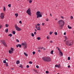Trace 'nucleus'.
Listing matches in <instances>:
<instances>
[{
	"mask_svg": "<svg viewBox=\"0 0 74 74\" xmlns=\"http://www.w3.org/2000/svg\"><path fill=\"white\" fill-rule=\"evenodd\" d=\"M22 45H24V43H23L22 44Z\"/></svg>",
	"mask_w": 74,
	"mask_h": 74,
	"instance_id": "obj_61",
	"label": "nucleus"
},
{
	"mask_svg": "<svg viewBox=\"0 0 74 74\" xmlns=\"http://www.w3.org/2000/svg\"><path fill=\"white\" fill-rule=\"evenodd\" d=\"M68 27L69 28V29H71L72 28V27H70V25H69L68 26Z\"/></svg>",
	"mask_w": 74,
	"mask_h": 74,
	"instance_id": "obj_18",
	"label": "nucleus"
},
{
	"mask_svg": "<svg viewBox=\"0 0 74 74\" xmlns=\"http://www.w3.org/2000/svg\"><path fill=\"white\" fill-rule=\"evenodd\" d=\"M3 10L4 11H5V8L4 6L3 7Z\"/></svg>",
	"mask_w": 74,
	"mask_h": 74,
	"instance_id": "obj_28",
	"label": "nucleus"
},
{
	"mask_svg": "<svg viewBox=\"0 0 74 74\" xmlns=\"http://www.w3.org/2000/svg\"><path fill=\"white\" fill-rule=\"evenodd\" d=\"M54 34H55V35H57L58 34V33L57 32H56L54 33Z\"/></svg>",
	"mask_w": 74,
	"mask_h": 74,
	"instance_id": "obj_29",
	"label": "nucleus"
},
{
	"mask_svg": "<svg viewBox=\"0 0 74 74\" xmlns=\"http://www.w3.org/2000/svg\"><path fill=\"white\" fill-rule=\"evenodd\" d=\"M6 67H8V64H7V63L5 64Z\"/></svg>",
	"mask_w": 74,
	"mask_h": 74,
	"instance_id": "obj_43",
	"label": "nucleus"
},
{
	"mask_svg": "<svg viewBox=\"0 0 74 74\" xmlns=\"http://www.w3.org/2000/svg\"><path fill=\"white\" fill-rule=\"evenodd\" d=\"M10 50H11V51H14V48H11Z\"/></svg>",
	"mask_w": 74,
	"mask_h": 74,
	"instance_id": "obj_19",
	"label": "nucleus"
},
{
	"mask_svg": "<svg viewBox=\"0 0 74 74\" xmlns=\"http://www.w3.org/2000/svg\"><path fill=\"white\" fill-rule=\"evenodd\" d=\"M12 33L13 34H15V32L14 31H13L12 32Z\"/></svg>",
	"mask_w": 74,
	"mask_h": 74,
	"instance_id": "obj_24",
	"label": "nucleus"
},
{
	"mask_svg": "<svg viewBox=\"0 0 74 74\" xmlns=\"http://www.w3.org/2000/svg\"><path fill=\"white\" fill-rule=\"evenodd\" d=\"M68 60H70V57H69L68 58Z\"/></svg>",
	"mask_w": 74,
	"mask_h": 74,
	"instance_id": "obj_40",
	"label": "nucleus"
},
{
	"mask_svg": "<svg viewBox=\"0 0 74 74\" xmlns=\"http://www.w3.org/2000/svg\"><path fill=\"white\" fill-rule=\"evenodd\" d=\"M18 47H19L20 48H21V47H22V46L21 45L18 44Z\"/></svg>",
	"mask_w": 74,
	"mask_h": 74,
	"instance_id": "obj_26",
	"label": "nucleus"
},
{
	"mask_svg": "<svg viewBox=\"0 0 74 74\" xmlns=\"http://www.w3.org/2000/svg\"><path fill=\"white\" fill-rule=\"evenodd\" d=\"M37 26H40V24L39 23H38L37 24Z\"/></svg>",
	"mask_w": 74,
	"mask_h": 74,
	"instance_id": "obj_46",
	"label": "nucleus"
},
{
	"mask_svg": "<svg viewBox=\"0 0 74 74\" xmlns=\"http://www.w3.org/2000/svg\"><path fill=\"white\" fill-rule=\"evenodd\" d=\"M34 72H35L36 73H37V71L36 70H34Z\"/></svg>",
	"mask_w": 74,
	"mask_h": 74,
	"instance_id": "obj_49",
	"label": "nucleus"
},
{
	"mask_svg": "<svg viewBox=\"0 0 74 74\" xmlns=\"http://www.w3.org/2000/svg\"><path fill=\"white\" fill-rule=\"evenodd\" d=\"M35 32H37V30L36 29H35Z\"/></svg>",
	"mask_w": 74,
	"mask_h": 74,
	"instance_id": "obj_63",
	"label": "nucleus"
},
{
	"mask_svg": "<svg viewBox=\"0 0 74 74\" xmlns=\"http://www.w3.org/2000/svg\"><path fill=\"white\" fill-rule=\"evenodd\" d=\"M14 26L16 28V30L17 31H20L22 30V29H20V28L19 27L17 26L16 25H15Z\"/></svg>",
	"mask_w": 74,
	"mask_h": 74,
	"instance_id": "obj_5",
	"label": "nucleus"
},
{
	"mask_svg": "<svg viewBox=\"0 0 74 74\" xmlns=\"http://www.w3.org/2000/svg\"><path fill=\"white\" fill-rule=\"evenodd\" d=\"M64 22L62 20L59 21L58 22V24L60 25V26L61 29H62V27L64 26Z\"/></svg>",
	"mask_w": 74,
	"mask_h": 74,
	"instance_id": "obj_1",
	"label": "nucleus"
},
{
	"mask_svg": "<svg viewBox=\"0 0 74 74\" xmlns=\"http://www.w3.org/2000/svg\"><path fill=\"white\" fill-rule=\"evenodd\" d=\"M72 42H71L69 40H67L66 42V44L67 45H69V46H71L72 45Z\"/></svg>",
	"mask_w": 74,
	"mask_h": 74,
	"instance_id": "obj_4",
	"label": "nucleus"
},
{
	"mask_svg": "<svg viewBox=\"0 0 74 74\" xmlns=\"http://www.w3.org/2000/svg\"><path fill=\"white\" fill-rule=\"evenodd\" d=\"M45 25V23H42V26H44V25Z\"/></svg>",
	"mask_w": 74,
	"mask_h": 74,
	"instance_id": "obj_37",
	"label": "nucleus"
},
{
	"mask_svg": "<svg viewBox=\"0 0 74 74\" xmlns=\"http://www.w3.org/2000/svg\"><path fill=\"white\" fill-rule=\"evenodd\" d=\"M36 32H35L34 33V34L36 35Z\"/></svg>",
	"mask_w": 74,
	"mask_h": 74,
	"instance_id": "obj_56",
	"label": "nucleus"
},
{
	"mask_svg": "<svg viewBox=\"0 0 74 74\" xmlns=\"http://www.w3.org/2000/svg\"><path fill=\"white\" fill-rule=\"evenodd\" d=\"M61 18H62V19H64V17L63 16H61Z\"/></svg>",
	"mask_w": 74,
	"mask_h": 74,
	"instance_id": "obj_47",
	"label": "nucleus"
},
{
	"mask_svg": "<svg viewBox=\"0 0 74 74\" xmlns=\"http://www.w3.org/2000/svg\"><path fill=\"white\" fill-rule=\"evenodd\" d=\"M35 26H36V27H35L36 28V29H37V26L36 25H35Z\"/></svg>",
	"mask_w": 74,
	"mask_h": 74,
	"instance_id": "obj_48",
	"label": "nucleus"
},
{
	"mask_svg": "<svg viewBox=\"0 0 74 74\" xmlns=\"http://www.w3.org/2000/svg\"><path fill=\"white\" fill-rule=\"evenodd\" d=\"M24 45L25 46V47H24V48H26V46L27 45L26 44V42H25L24 43Z\"/></svg>",
	"mask_w": 74,
	"mask_h": 74,
	"instance_id": "obj_10",
	"label": "nucleus"
},
{
	"mask_svg": "<svg viewBox=\"0 0 74 74\" xmlns=\"http://www.w3.org/2000/svg\"><path fill=\"white\" fill-rule=\"evenodd\" d=\"M24 54L25 55V56H28V55H27V53H26L25 52L24 53Z\"/></svg>",
	"mask_w": 74,
	"mask_h": 74,
	"instance_id": "obj_17",
	"label": "nucleus"
},
{
	"mask_svg": "<svg viewBox=\"0 0 74 74\" xmlns=\"http://www.w3.org/2000/svg\"><path fill=\"white\" fill-rule=\"evenodd\" d=\"M2 42L4 46L6 47H7V45H6V44H5V42H4V41L2 40Z\"/></svg>",
	"mask_w": 74,
	"mask_h": 74,
	"instance_id": "obj_9",
	"label": "nucleus"
},
{
	"mask_svg": "<svg viewBox=\"0 0 74 74\" xmlns=\"http://www.w3.org/2000/svg\"><path fill=\"white\" fill-rule=\"evenodd\" d=\"M43 48H44V47H42V48H41V49H43Z\"/></svg>",
	"mask_w": 74,
	"mask_h": 74,
	"instance_id": "obj_60",
	"label": "nucleus"
},
{
	"mask_svg": "<svg viewBox=\"0 0 74 74\" xmlns=\"http://www.w3.org/2000/svg\"><path fill=\"white\" fill-rule=\"evenodd\" d=\"M15 16H16V17H17L18 16V14H15Z\"/></svg>",
	"mask_w": 74,
	"mask_h": 74,
	"instance_id": "obj_20",
	"label": "nucleus"
},
{
	"mask_svg": "<svg viewBox=\"0 0 74 74\" xmlns=\"http://www.w3.org/2000/svg\"><path fill=\"white\" fill-rule=\"evenodd\" d=\"M38 52H40V50H38Z\"/></svg>",
	"mask_w": 74,
	"mask_h": 74,
	"instance_id": "obj_59",
	"label": "nucleus"
},
{
	"mask_svg": "<svg viewBox=\"0 0 74 74\" xmlns=\"http://www.w3.org/2000/svg\"><path fill=\"white\" fill-rule=\"evenodd\" d=\"M65 38L66 39V40H67V39H68V37L67 36H65Z\"/></svg>",
	"mask_w": 74,
	"mask_h": 74,
	"instance_id": "obj_25",
	"label": "nucleus"
},
{
	"mask_svg": "<svg viewBox=\"0 0 74 74\" xmlns=\"http://www.w3.org/2000/svg\"><path fill=\"white\" fill-rule=\"evenodd\" d=\"M29 64H32V63H33V62H32V61H30L29 62Z\"/></svg>",
	"mask_w": 74,
	"mask_h": 74,
	"instance_id": "obj_33",
	"label": "nucleus"
},
{
	"mask_svg": "<svg viewBox=\"0 0 74 74\" xmlns=\"http://www.w3.org/2000/svg\"><path fill=\"white\" fill-rule=\"evenodd\" d=\"M46 50V49H45V48H44V50Z\"/></svg>",
	"mask_w": 74,
	"mask_h": 74,
	"instance_id": "obj_64",
	"label": "nucleus"
},
{
	"mask_svg": "<svg viewBox=\"0 0 74 74\" xmlns=\"http://www.w3.org/2000/svg\"><path fill=\"white\" fill-rule=\"evenodd\" d=\"M46 21H49L48 19V18H46Z\"/></svg>",
	"mask_w": 74,
	"mask_h": 74,
	"instance_id": "obj_51",
	"label": "nucleus"
},
{
	"mask_svg": "<svg viewBox=\"0 0 74 74\" xmlns=\"http://www.w3.org/2000/svg\"><path fill=\"white\" fill-rule=\"evenodd\" d=\"M5 32L6 33H8V28L5 30Z\"/></svg>",
	"mask_w": 74,
	"mask_h": 74,
	"instance_id": "obj_16",
	"label": "nucleus"
},
{
	"mask_svg": "<svg viewBox=\"0 0 74 74\" xmlns=\"http://www.w3.org/2000/svg\"><path fill=\"white\" fill-rule=\"evenodd\" d=\"M19 66L20 67H21V68H23V66H22V64H20Z\"/></svg>",
	"mask_w": 74,
	"mask_h": 74,
	"instance_id": "obj_21",
	"label": "nucleus"
},
{
	"mask_svg": "<svg viewBox=\"0 0 74 74\" xmlns=\"http://www.w3.org/2000/svg\"><path fill=\"white\" fill-rule=\"evenodd\" d=\"M29 3H31L32 2V0H30L29 1Z\"/></svg>",
	"mask_w": 74,
	"mask_h": 74,
	"instance_id": "obj_30",
	"label": "nucleus"
},
{
	"mask_svg": "<svg viewBox=\"0 0 74 74\" xmlns=\"http://www.w3.org/2000/svg\"><path fill=\"white\" fill-rule=\"evenodd\" d=\"M19 23H22V21H19Z\"/></svg>",
	"mask_w": 74,
	"mask_h": 74,
	"instance_id": "obj_50",
	"label": "nucleus"
},
{
	"mask_svg": "<svg viewBox=\"0 0 74 74\" xmlns=\"http://www.w3.org/2000/svg\"><path fill=\"white\" fill-rule=\"evenodd\" d=\"M3 63H6V64H8V63L6 62V60H4L3 61Z\"/></svg>",
	"mask_w": 74,
	"mask_h": 74,
	"instance_id": "obj_14",
	"label": "nucleus"
},
{
	"mask_svg": "<svg viewBox=\"0 0 74 74\" xmlns=\"http://www.w3.org/2000/svg\"><path fill=\"white\" fill-rule=\"evenodd\" d=\"M37 30H41V29H40V26H38V27L37 28Z\"/></svg>",
	"mask_w": 74,
	"mask_h": 74,
	"instance_id": "obj_11",
	"label": "nucleus"
},
{
	"mask_svg": "<svg viewBox=\"0 0 74 74\" xmlns=\"http://www.w3.org/2000/svg\"><path fill=\"white\" fill-rule=\"evenodd\" d=\"M56 67H58L59 69H60V64H56L55 66Z\"/></svg>",
	"mask_w": 74,
	"mask_h": 74,
	"instance_id": "obj_8",
	"label": "nucleus"
},
{
	"mask_svg": "<svg viewBox=\"0 0 74 74\" xmlns=\"http://www.w3.org/2000/svg\"><path fill=\"white\" fill-rule=\"evenodd\" d=\"M27 68H29V66L27 65Z\"/></svg>",
	"mask_w": 74,
	"mask_h": 74,
	"instance_id": "obj_44",
	"label": "nucleus"
},
{
	"mask_svg": "<svg viewBox=\"0 0 74 74\" xmlns=\"http://www.w3.org/2000/svg\"><path fill=\"white\" fill-rule=\"evenodd\" d=\"M36 67L37 68V69H38V68H39V66H38V65H36Z\"/></svg>",
	"mask_w": 74,
	"mask_h": 74,
	"instance_id": "obj_36",
	"label": "nucleus"
},
{
	"mask_svg": "<svg viewBox=\"0 0 74 74\" xmlns=\"http://www.w3.org/2000/svg\"><path fill=\"white\" fill-rule=\"evenodd\" d=\"M60 55H61V56H63V53H62V52H61V51H60Z\"/></svg>",
	"mask_w": 74,
	"mask_h": 74,
	"instance_id": "obj_12",
	"label": "nucleus"
},
{
	"mask_svg": "<svg viewBox=\"0 0 74 74\" xmlns=\"http://www.w3.org/2000/svg\"><path fill=\"white\" fill-rule=\"evenodd\" d=\"M42 59L44 61L47 62H51V58L49 57H42Z\"/></svg>",
	"mask_w": 74,
	"mask_h": 74,
	"instance_id": "obj_2",
	"label": "nucleus"
},
{
	"mask_svg": "<svg viewBox=\"0 0 74 74\" xmlns=\"http://www.w3.org/2000/svg\"><path fill=\"white\" fill-rule=\"evenodd\" d=\"M52 33H53V32H50V34L51 35V34H52Z\"/></svg>",
	"mask_w": 74,
	"mask_h": 74,
	"instance_id": "obj_32",
	"label": "nucleus"
},
{
	"mask_svg": "<svg viewBox=\"0 0 74 74\" xmlns=\"http://www.w3.org/2000/svg\"><path fill=\"white\" fill-rule=\"evenodd\" d=\"M34 35L33 33H32V37H34Z\"/></svg>",
	"mask_w": 74,
	"mask_h": 74,
	"instance_id": "obj_31",
	"label": "nucleus"
},
{
	"mask_svg": "<svg viewBox=\"0 0 74 74\" xmlns=\"http://www.w3.org/2000/svg\"><path fill=\"white\" fill-rule=\"evenodd\" d=\"M47 39H49V36H47Z\"/></svg>",
	"mask_w": 74,
	"mask_h": 74,
	"instance_id": "obj_58",
	"label": "nucleus"
},
{
	"mask_svg": "<svg viewBox=\"0 0 74 74\" xmlns=\"http://www.w3.org/2000/svg\"><path fill=\"white\" fill-rule=\"evenodd\" d=\"M12 35L11 34H10L8 35V36H10V37H12Z\"/></svg>",
	"mask_w": 74,
	"mask_h": 74,
	"instance_id": "obj_27",
	"label": "nucleus"
},
{
	"mask_svg": "<svg viewBox=\"0 0 74 74\" xmlns=\"http://www.w3.org/2000/svg\"><path fill=\"white\" fill-rule=\"evenodd\" d=\"M5 26L6 27H8V24H6Z\"/></svg>",
	"mask_w": 74,
	"mask_h": 74,
	"instance_id": "obj_39",
	"label": "nucleus"
},
{
	"mask_svg": "<svg viewBox=\"0 0 74 74\" xmlns=\"http://www.w3.org/2000/svg\"><path fill=\"white\" fill-rule=\"evenodd\" d=\"M16 41L17 42H19V40L17 39L16 40Z\"/></svg>",
	"mask_w": 74,
	"mask_h": 74,
	"instance_id": "obj_42",
	"label": "nucleus"
},
{
	"mask_svg": "<svg viewBox=\"0 0 74 74\" xmlns=\"http://www.w3.org/2000/svg\"><path fill=\"white\" fill-rule=\"evenodd\" d=\"M9 52L10 53H13V51H12L11 50H9Z\"/></svg>",
	"mask_w": 74,
	"mask_h": 74,
	"instance_id": "obj_15",
	"label": "nucleus"
},
{
	"mask_svg": "<svg viewBox=\"0 0 74 74\" xmlns=\"http://www.w3.org/2000/svg\"><path fill=\"white\" fill-rule=\"evenodd\" d=\"M50 16H52V14L51 13H50Z\"/></svg>",
	"mask_w": 74,
	"mask_h": 74,
	"instance_id": "obj_62",
	"label": "nucleus"
},
{
	"mask_svg": "<svg viewBox=\"0 0 74 74\" xmlns=\"http://www.w3.org/2000/svg\"><path fill=\"white\" fill-rule=\"evenodd\" d=\"M17 48H18V47H19L18 45H16V46Z\"/></svg>",
	"mask_w": 74,
	"mask_h": 74,
	"instance_id": "obj_57",
	"label": "nucleus"
},
{
	"mask_svg": "<svg viewBox=\"0 0 74 74\" xmlns=\"http://www.w3.org/2000/svg\"><path fill=\"white\" fill-rule=\"evenodd\" d=\"M53 50H52L51 52V54H53Z\"/></svg>",
	"mask_w": 74,
	"mask_h": 74,
	"instance_id": "obj_23",
	"label": "nucleus"
},
{
	"mask_svg": "<svg viewBox=\"0 0 74 74\" xmlns=\"http://www.w3.org/2000/svg\"><path fill=\"white\" fill-rule=\"evenodd\" d=\"M8 7H11V4H9L8 5Z\"/></svg>",
	"mask_w": 74,
	"mask_h": 74,
	"instance_id": "obj_38",
	"label": "nucleus"
},
{
	"mask_svg": "<svg viewBox=\"0 0 74 74\" xmlns=\"http://www.w3.org/2000/svg\"><path fill=\"white\" fill-rule=\"evenodd\" d=\"M71 19H73V17L72 16H71Z\"/></svg>",
	"mask_w": 74,
	"mask_h": 74,
	"instance_id": "obj_35",
	"label": "nucleus"
},
{
	"mask_svg": "<svg viewBox=\"0 0 74 74\" xmlns=\"http://www.w3.org/2000/svg\"><path fill=\"white\" fill-rule=\"evenodd\" d=\"M49 73V72L48 71H46V74H48Z\"/></svg>",
	"mask_w": 74,
	"mask_h": 74,
	"instance_id": "obj_34",
	"label": "nucleus"
},
{
	"mask_svg": "<svg viewBox=\"0 0 74 74\" xmlns=\"http://www.w3.org/2000/svg\"><path fill=\"white\" fill-rule=\"evenodd\" d=\"M20 63V62L19 60H18L16 61V63L17 64H18L19 63Z\"/></svg>",
	"mask_w": 74,
	"mask_h": 74,
	"instance_id": "obj_13",
	"label": "nucleus"
},
{
	"mask_svg": "<svg viewBox=\"0 0 74 74\" xmlns=\"http://www.w3.org/2000/svg\"><path fill=\"white\" fill-rule=\"evenodd\" d=\"M66 32H65L64 33V35H66Z\"/></svg>",
	"mask_w": 74,
	"mask_h": 74,
	"instance_id": "obj_52",
	"label": "nucleus"
},
{
	"mask_svg": "<svg viewBox=\"0 0 74 74\" xmlns=\"http://www.w3.org/2000/svg\"><path fill=\"white\" fill-rule=\"evenodd\" d=\"M27 12L28 15H31V12L30 11V8H29L27 11Z\"/></svg>",
	"mask_w": 74,
	"mask_h": 74,
	"instance_id": "obj_6",
	"label": "nucleus"
},
{
	"mask_svg": "<svg viewBox=\"0 0 74 74\" xmlns=\"http://www.w3.org/2000/svg\"><path fill=\"white\" fill-rule=\"evenodd\" d=\"M0 18L1 19H3L4 18V14L3 13H2L1 14Z\"/></svg>",
	"mask_w": 74,
	"mask_h": 74,
	"instance_id": "obj_7",
	"label": "nucleus"
},
{
	"mask_svg": "<svg viewBox=\"0 0 74 74\" xmlns=\"http://www.w3.org/2000/svg\"><path fill=\"white\" fill-rule=\"evenodd\" d=\"M35 53H36V52H35L34 51H33V55H34V54H35Z\"/></svg>",
	"mask_w": 74,
	"mask_h": 74,
	"instance_id": "obj_41",
	"label": "nucleus"
},
{
	"mask_svg": "<svg viewBox=\"0 0 74 74\" xmlns=\"http://www.w3.org/2000/svg\"><path fill=\"white\" fill-rule=\"evenodd\" d=\"M37 40H40L41 39V38L40 37H37Z\"/></svg>",
	"mask_w": 74,
	"mask_h": 74,
	"instance_id": "obj_22",
	"label": "nucleus"
},
{
	"mask_svg": "<svg viewBox=\"0 0 74 74\" xmlns=\"http://www.w3.org/2000/svg\"><path fill=\"white\" fill-rule=\"evenodd\" d=\"M36 15L37 16V18H40V17H42V13L40 11H38L36 12Z\"/></svg>",
	"mask_w": 74,
	"mask_h": 74,
	"instance_id": "obj_3",
	"label": "nucleus"
},
{
	"mask_svg": "<svg viewBox=\"0 0 74 74\" xmlns=\"http://www.w3.org/2000/svg\"><path fill=\"white\" fill-rule=\"evenodd\" d=\"M58 51H59L60 52V49H59V48H58Z\"/></svg>",
	"mask_w": 74,
	"mask_h": 74,
	"instance_id": "obj_53",
	"label": "nucleus"
},
{
	"mask_svg": "<svg viewBox=\"0 0 74 74\" xmlns=\"http://www.w3.org/2000/svg\"><path fill=\"white\" fill-rule=\"evenodd\" d=\"M68 68H70V65H69L68 66Z\"/></svg>",
	"mask_w": 74,
	"mask_h": 74,
	"instance_id": "obj_55",
	"label": "nucleus"
},
{
	"mask_svg": "<svg viewBox=\"0 0 74 74\" xmlns=\"http://www.w3.org/2000/svg\"><path fill=\"white\" fill-rule=\"evenodd\" d=\"M2 27V26L1 25H0V29Z\"/></svg>",
	"mask_w": 74,
	"mask_h": 74,
	"instance_id": "obj_54",
	"label": "nucleus"
},
{
	"mask_svg": "<svg viewBox=\"0 0 74 74\" xmlns=\"http://www.w3.org/2000/svg\"><path fill=\"white\" fill-rule=\"evenodd\" d=\"M50 42L51 43H52V42H52V40H51L50 41Z\"/></svg>",
	"mask_w": 74,
	"mask_h": 74,
	"instance_id": "obj_45",
	"label": "nucleus"
}]
</instances>
